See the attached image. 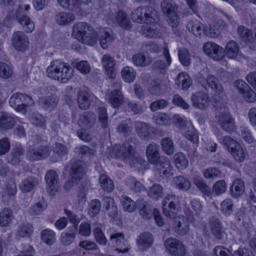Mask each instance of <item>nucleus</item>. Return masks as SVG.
<instances>
[{
	"instance_id": "1",
	"label": "nucleus",
	"mask_w": 256,
	"mask_h": 256,
	"mask_svg": "<svg viewBox=\"0 0 256 256\" xmlns=\"http://www.w3.org/2000/svg\"><path fill=\"white\" fill-rule=\"evenodd\" d=\"M136 142L135 138H130L122 144L114 145L110 150V156L128 162L131 166L142 165L145 161L135 150Z\"/></svg>"
},
{
	"instance_id": "2",
	"label": "nucleus",
	"mask_w": 256,
	"mask_h": 256,
	"mask_svg": "<svg viewBox=\"0 0 256 256\" xmlns=\"http://www.w3.org/2000/svg\"><path fill=\"white\" fill-rule=\"evenodd\" d=\"M46 72L48 78L66 83L72 76L74 70L68 64L56 60L50 62Z\"/></svg>"
},
{
	"instance_id": "3",
	"label": "nucleus",
	"mask_w": 256,
	"mask_h": 256,
	"mask_svg": "<svg viewBox=\"0 0 256 256\" xmlns=\"http://www.w3.org/2000/svg\"><path fill=\"white\" fill-rule=\"evenodd\" d=\"M132 18L137 22L156 24L158 20L157 12L152 6H143L137 8L132 12Z\"/></svg>"
},
{
	"instance_id": "4",
	"label": "nucleus",
	"mask_w": 256,
	"mask_h": 256,
	"mask_svg": "<svg viewBox=\"0 0 256 256\" xmlns=\"http://www.w3.org/2000/svg\"><path fill=\"white\" fill-rule=\"evenodd\" d=\"M9 103L15 110L24 114L27 112L28 108L34 105V102L30 96L25 94L16 92L10 97Z\"/></svg>"
},
{
	"instance_id": "5",
	"label": "nucleus",
	"mask_w": 256,
	"mask_h": 256,
	"mask_svg": "<svg viewBox=\"0 0 256 256\" xmlns=\"http://www.w3.org/2000/svg\"><path fill=\"white\" fill-rule=\"evenodd\" d=\"M162 14L166 17L167 21L172 28H176L179 24L178 6L173 0H163L161 2Z\"/></svg>"
},
{
	"instance_id": "6",
	"label": "nucleus",
	"mask_w": 256,
	"mask_h": 256,
	"mask_svg": "<svg viewBox=\"0 0 256 256\" xmlns=\"http://www.w3.org/2000/svg\"><path fill=\"white\" fill-rule=\"evenodd\" d=\"M220 142L226 148L236 162H241L244 160L246 151L236 140L229 136H224Z\"/></svg>"
},
{
	"instance_id": "7",
	"label": "nucleus",
	"mask_w": 256,
	"mask_h": 256,
	"mask_svg": "<svg viewBox=\"0 0 256 256\" xmlns=\"http://www.w3.org/2000/svg\"><path fill=\"white\" fill-rule=\"evenodd\" d=\"M50 149L46 145L36 143L29 146L26 153L28 160L32 162L43 160L50 154Z\"/></svg>"
},
{
	"instance_id": "8",
	"label": "nucleus",
	"mask_w": 256,
	"mask_h": 256,
	"mask_svg": "<svg viewBox=\"0 0 256 256\" xmlns=\"http://www.w3.org/2000/svg\"><path fill=\"white\" fill-rule=\"evenodd\" d=\"M106 18L109 24H118L119 26L124 30H129L132 26V22L128 14L122 10H118L115 14L109 13Z\"/></svg>"
},
{
	"instance_id": "9",
	"label": "nucleus",
	"mask_w": 256,
	"mask_h": 256,
	"mask_svg": "<svg viewBox=\"0 0 256 256\" xmlns=\"http://www.w3.org/2000/svg\"><path fill=\"white\" fill-rule=\"evenodd\" d=\"M85 174V164L82 161L76 160L72 166L71 178L65 184L64 188L70 190L80 180Z\"/></svg>"
},
{
	"instance_id": "10",
	"label": "nucleus",
	"mask_w": 256,
	"mask_h": 256,
	"mask_svg": "<svg viewBox=\"0 0 256 256\" xmlns=\"http://www.w3.org/2000/svg\"><path fill=\"white\" fill-rule=\"evenodd\" d=\"M11 43L14 48L20 52L28 50L30 45L28 36L22 31L14 32L11 38Z\"/></svg>"
},
{
	"instance_id": "11",
	"label": "nucleus",
	"mask_w": 256,
	"mask_h": 256,
	"mask_svg": "<svg viewBox=\"0 0 256 256\" xmlns=\"http://www.w3.org/2000/svg\"><path fill=\"white\" fill-rule=\"evenodd\" d=\"M179 201L178 196L174 194L167 195L163 200V213L167 217L172 218L178 212V205Z\"/></svg>"
},
{
	"instance_id": "12",
	"label": "nucleus",
	"mask_w": 256,
	"mask_h": 256,
	"mask_svg": "<svg viewBox=\"0 0 256 256\" xmlns=\"http://www.w3.org/2000/svg\"><path fill=\"white\" fill-rule=\"evenodd\" d=\"M166 249L173 256H184L186 248L183 244L176 238H168L164 242Z\"/></svg>"
},
{
	"instance_id": "13",
	"label": "nucleus",
	"mask_w": 256,
	"mask_h": 256,
	"mask_svg": "<svg viewBox=\"0 0 256 256\" xmlns=\"http://www.w3.org/2000/svg\"><path fill=\"white\" fill-rule=\"evenodd\" d=\"M45 181L47 192L52 196H54L60 186L58 174L54 170H50L46 174Z\"/></svg>"
},
{
	"instance_id": "14",
	"label": "nucleus",
	"mask_w": 256,
	"mask_h": 256,
	"mask_svg": "<svg viewBox=\"0 0 256 256\" xmlns=\"http://www.w3.org/2000/svg\"><path fill=\"white\" fill-rule=\"evenodd\" d=\"M192 106L200 110H206L210 104V100L208 94L204 92H197L191 96Z\"/></svg>"
},
{
	"instance_id": "15",
	"label": "nucleus",
	"mask_w": 256,
	"mask_h": 256,
	"mask_svg": "<svg viewBox=\"0 0 256 256\" xmlns=\"http://www.w3.org/2000/svg\"><path fill=\"white\" fill-rule=\"evenodd\" d=\"M152 164L154 166V170L162 176L168 178L172 174V167L167 157H162Z\"/></svg>"
},
{
	"instance_id": "16",
	"label": "nucleus",
	"mask_w": 256,
	"mask_h": 256,
	"mask_svg": "<svg viewBox=\"0 0 256 256\" xmlns=\"http://www.w3.org/2000/svg\"><path fill=\"white\" fill-rule=\"evenodd\" d=\"M18 122L22 124L18 117L6 112H0V128L4 130H11Z\"/></svg>"
},
{
	"instance_id": "17",
	"label": "nucleus",
	"mask_w": 256,
	"mask_h": 256,
	"mask_svg": "<svg viewBox=\"0 0 256 256\" xmlns=\"http://www.w3.org/2000/svg\"><path fill=\"white\" fill-rule=\"evenodd\" d=\"M203 50L206 54L216 60H220L224 56L223 48L213 42H208L204 44Z\"/></svg>"
},
{
	"instance_id": "18",
	"label": "nucleus",
	"mask_w": 256,
	"mask_h": 256,
	"mask_svg": "<svg viewBox=\"0 0 256 256\" xmlns=\"http://www.w3.org/2000/svg\"><path fill=\"white\" fill-rule=\"evenodd\" d=\"M110 242L117 248L116 250L118 252L125 253L129 250V245L124 234L121 232H116L110 234Z\"/></svg>"
},
{
	"instance_id": "19",
	"label": "nucleus",
	"mask_w": 256,
	"mask_h": 256,
	"mask_svg": "<svg viewBox=\"0 0 256 256\" xmlns=\"http://www.w3.org/2000/svg\"><path fill=\"white\" fill-rule=\"evenodd\" d=\"M218 121L220 128L224 131L231 132L235 129L234 119L228 112H222L217 116Z\"/></svg>"
},
{
	"instance_id": "20",
	"label": "nucleus",
	"mask_w": 256,
	"mask_h": 256,
	"mask_svg": "<svg viewBox=\"0 0 256 256\" xmlns=\"http://www.w3.org/2000/svg\"><path fill=\"white\" fill-rule=\"evenodd\" d=\"M97 34L100 44L104 49L108 48L114 40L111 30L106 28H100Z\"/></svg>"
},
{
	"instance_id": "21",
	"label": "nucleus",
	"mask_w": 256,
	"mask_h": 256,
	"mask_svg": "<svg viewBox=\"0 0 256 256\" xmlns=\"http://www.w3.org/2000/svg\"><path fill=\"white\" fill-rule=\"evenodd\" d=\"M198 82L203 87L206 88L207 85L217 93H221L223 91V88L221 84L213 75L209 74L206 80L203 77H200Z\"/></svg>"
},
{
	"instance_id": "22",
	"label": "nucleus",
	"mask_w": 256,
	"mask_h": 256,
	"mask_svg": "<svg viewBox=\"0 0 256 256\" xmlns=\"http://www.w3.org/2000/svg\"><path fill=\"white\" fill-rule=\"evenodd\" d=\"M190 230V224L188 218L183 216H179L176 218L174 230L180 236L186 235Z\"/></svg>"
},
{
	"instance_id": "23",
	"label": "nucleus",
	"mask_w": 256,
	"mask_h": 256,
	"mask_svg": "<svg viewBox=\"0 0 256 256\" xmlns=\"http://www.w3.org/2000/svg\"><path fill=\"white\" fill-rule=\"evenodd\" d=\"M108 102L114 108H119L124 102V96L119 89H114L108 94Z\"/></svg>"
},
{
	"instance_id": "24",
	"label": "nucleus",
	"mask_w": 256,
	"mask_h": 256,
	"mask_svg": "<svg viewBox=\"0 0 256 256\" xmlns=\"http://www.w3.org/2000/svg\"><path fill=\"white\" fill-rule=\"evenodd\" d=\"M95 121V114L92 112H87L80 116L78 124L82 129L88 130L93 126Z\"/></svg>"
},
{
	"instance_id": "25",
	"label": "nucleus",
	"mask_w": 256,
	"mask_h": 256,
	"mask_svg": "<svg viewBox=\"0 0 256 256\" xmlns=\"http://www.w3.org/2000/svg\"><path fill=\"white\" fill-rule=\"evenodd\" d=\"M136 206L139 214L143 218L150 220L152 217L153 211L149 204L144 199H138L136 200Z\"/></svg>"
},
{
	"instance_id": "26",
	"label": "nucleus",
	"mask_w": 256,
	"mask_h": 256,
	"mask_svg": "<svg viewBox=\"0 0 256 256\" xmlns=\"http://www.w3.org/2000/svg\"><path fill=\"white\" fill-rule=\"evenodd\" d=\"M154 243V237L152 234L144 232L141 234L137 239L138 246L142 250H146L149 248Z\"/></svg>"
},
{
	"instance_id": "27",
	"label": "nucleus",
	"mask_w": 256,
	"mask_h": 256,
	"mask_svg": "<svg viewBox=\"0 0 256 256\" xmlns=\"http://www.w3.org/2000/svg\"><path fill=\"white\" fill-rule=\"evenodd\" d=\"M146 154L148 161L152 164H156L162 158L160 156L159 146L154 142H152L147 146Z\"/></svg>"
},
{
	"instance_id": "28",
	"label": "nucleus",
	"mask_w": 256,
	"mask_h": 256,
	"mask_svg": "<svg viewBox=\"0 0 256 256\" xmlns=\"http://www.w3.org/2000/svg\"><path fill=\"white\" fill-rule=\"evenodd\" d=\"M102 64L109 78H112L114 76V69L116 65L113 57L110 54H104L102 60Z\"/></svg>"
},
{
	"instance_id": "29",
	"label": "nucleus",
	"mask_w": 256,
	"mask_h": 256,
	"mask_svg": "<svg viewBox=\"0 0 256 256\" xmlns=\"http://www.w3.org/2000/svg\"><path fill=\"white\" fill-rule=\"evenodd\" d=\"M40 184L38 179L34 176H29L24 179L19 184L20 190L23 192L32 191Z\"/></svg>"
},
{
	"instance_id": "30",
	"label": "nucleus",
	"mask_w": 256,
	"mask_h": 256,
	"mask_svg": "<svg viewBox=\"0 0 256 256\" xmlns=\"http://www.w3.org/2000/svg\"><path fill=\"white\" fill-rule=\"evenodd\" d=\"M132 62L136 66L144 67L150 65L152 62V58L143 52H138L132 57Z\"/></svg>"
},
{
	"instance_id": "31",
	"label": "nucleus",
	"mask_w": 256,
	"mask_h": 256,
	"mask_svg": "<svg viewBox=\"0 0 256 256\" xmlns=\"http://www.w3.org/2000/svg\"><path fill=\"white\" fill-rule=\"evenodd\" d=\"M176 84L183 90H187L192 84V80L186 72H180L175 80Z\"/></svg>"
},
{
	"instance_id": "32",
	"label": "nucleus",
	"mask_w": 256,
	"mask_h": 256,
	"mask_svg": "<svg viewBox=\"0 0 256 256\" xmlns=\"http://www.w3.org/2000/svg\"><path fill=\"white\" fill-rule=\"evenodd\" d=\"M92 27L89 24L85 22H80L75 24L72 28V36L78 39L80 36H82L87 32H89Z\"/></svg>"
},
{
	"instance_id": "33",
	"label": "nucleus",
	"mask_w": 256,
	"mask_h": 256,
	"mask_svg": "<svg viewBox=\"0 0 256 256\" xmlns=\"http://www.w3.org/2000/svg\"><path fill=\"white\" fill-rule=\"evenodd\" d=\"M210 231L212 234L218 240L222 239L224 236L220 220L212 218L210 222Z\"/></svg>"
},
{
	"instance_id": "34",
	"label": "nucleus",
	"mask_w": 256,
	"mask_h": 256,
	"mask_svg": "<svg viewBox=\"0 0 256 256\" xmlns=\"http://www.w3.org/2000/svg\"><path fill=\"white\" fill-rule=\"evenodd\" d=\"M103 205L106 210L108 212V215L112 218H114L118 213V207L114 200L110 197L104 196L102 200Z\"/></svg>"
},
{
	"instance_id": "35",
	"label": "nucleus",
	"mask_w": 256,
	"mask_h": 256,
	"mask_svg": "<svg viewBox=\"0 0 256 256\" xmlns=\"http://www.w3.org/2000/svg\"><path fill=\"white\" fill-rule=\"evenodd\" d=\"M78 40L84 44L94 46L98 42V34L94 28H92L89 30V32H87L82 36H80Z\"/></svg>"
},
{
	"instance_id": "36",
	"label": "nucleus",
	"mask_w": 256,
	"mask_h": 256,
	"mask_svg": "<svg viewBox=\"0 0 256 256\" xmlns=\"http://www.w3.org/2000/svg\"><path fill=\"white\" fill-rule=\"evenodd\" d=\"M16 16L19 24L22 25L25 32L30 33L34 31L35 28V25L34 22L28 16L23 14L19 16L16 14Z\"/></svg>"
},
{
	"instance_id": "37",
	"label": "nucleus",
	"mask_w": 256,
	"mask_h": 256,
	"mask_svg": "<svg viewBox=\"0 0 256 256\" xmlns=\"http://www.w3.org/2000/svg\"><path fill=\"white\" fill-rule=\"evenodd\" d=\"M92 0H58L60 6L65 9L73 10L78 8L82 3L87 4Z\"/></svg>"
},
{
	"instance_id": "38",
	"label": "nucleus",
	"mask_w": 256,
	"mask_h": 256,
	"mask_svg": "<svg viewBox=\"0 0 256 256\" xmlns=\"http://www.w3.org/2000/svg\"><path fill=\"white\" fill-rule=\"evenodd\" d=\"M244 191V184L243 180L240 178L235 180L230 188L231 196L234 198L240 196Z\"/></svg>"
},
{
	"instance_id": "39",
	"label": "nucleus",
	"mask_w": 256,
	"mask_h": 256,
	"mask_svg": "<svg viewBox=\"0 0 256 256\" xmlns=\"http://www.w3.org/2000/svg\"><path fill=\"white\" fill-rule=\"evenodd\" d=\"M135 129L139 137L142 139L147 138L150 134V127L148 124L141 122L135 124Z\"/></svg>"
},
{
	"instance_id": "40",
	"label": "nucleus",
	"mask_w": 256,
	"mask_h": 256,
	"mask_svg": "<svg viewBox=\"0 0 256 256\" xmlns=\"http://www.w3.org/2000/svg\"><path fill=\"white\" fill-rule=\"evenodd\" d=\"M75 20V16L71 12H63L56 16V22L62 26L69 24Z\"/></svg>"
},
{
	"instance_id": "41",
	"label": "nucleus",
	"mask_w": 256,
	"mask_h": 256,
	"mask_svg": "<svg viewBox=\"0 0 256 256\" xmlns=\"http://www.w3.org/2000/svg\"><path fill=\"white\" fill-rule=\"evenodd\" d=\"M152 25H148V24L143 25L141 28L142 34L149 38H157L160 36V32L156 29L154 24Z\"/></svg>"
},
{
	"instance_id": "42",
	"label": "nucleus",
	"mask_w": 256,
	"mask_h": 256,
	"mask_svg": "<svg viewBox=\"0 0 256 256\" xmlns=\"http://www.w3.org/2000/svg\"><path fill=\"white\" fill-rule=\"evenodd\" d=\"M187 28L190 32L196 36H200L205 32L204 24L196 20L190 22L187 25Z\"/></svg>"
},
{
	"instance_id": "43",
	"label": "nucleus",
	"mask_w": 256,
	"mask_h": 256,
	"mask_svg": "<svg viewBox=\"0 0 256 256\" xmlns=\"http://www.w3.org/2000/svg\"><path fill=\"white\" fill-rule=\"evenodd\" d=\"M238 34L241 40L246 43H252L254 40L252 30L243 26L238 27Z\"/></svg>"
},
{
	"instance_id": "44",
	"label": "nucleus",
	"mask_w": 256,
	"mask_h": 256,
	"mask_svg": "<svg viewBox=\"0 0 256 256\" xmlns=\"http://www.w3.org/2000/svg\"><path fill=\"white\" fill-rule=\"evenodd\" d=\"M226 54L228 58L234 59L237 56H240L239 47L234 41L228 42L226 48Z\"/></svg>"
},
{
	"instance_id": "45",
	"label": "nucleus",
	"mask_w": 256,
	"mask_h": 256,
	"mask_svg": "<svg viewBox=\"0 0 256 256\" xmlns=\"http://www.w3.org/2000/svg\"><path fill=\"white\" fill-rule=\"evenodd\" d=\"M40 105L46 110L51 111L56 108L58 100L54 96L41 98L39 100Z\"/></svg>"
},
{
	"instance_id": "46",
	"label": "nucleus",
	"mask_w": 256,
	"mask_h": 256,
	"mask_svg": "<svg viewBox=\"0 0 256 256\" xmlns=\"http://www.w3.org/2000/svg\"><path fill=\"white\" fill-rule=\"evenodd\" d=\"M121 75L124 82L131 83L133 82L136 78V71L133 68L126 66L122 68Z\"/></svg>"
},
{
	"instance_id": "47",
	"label": "nucleus",
	"mask_w": 256,
	"mask_h": 256,
	"mask_svg": "<svg viewBox=\"0 0 256 256\" xmlns=\"http://www.w3.org/2000/svg\"><path fill=\"white\" fill-rule=\"evenodd\" d=\"M172 182L175 188L183 190H189L191 186L190 182L184 176H181L174 178Z\"/></svg>"
},
{
	"instance_id": "48",
	"label": "nucleus",
	"mask_w": 256,
	"mask_h": 256,
	"mask_svg": "<svg viewBox=\"0 0 256 256\" xmlns=\"http://www.w3.org/2000/svg\"><path fill=\"white\" fill-rule=\"evenodd\" d=\"M160 144L164 153L168 156L174 154V146L172 138L168 137L162 138L160 141Z\"/></svg>"
},
{
	"instance_id": "49",
	"label": "nucleus",
	"mask_w": 256,
	"mask_h": 256,
	"mask_svg": "<svg viewBox=\"0 0 256 256\" xmlns=\"http://www.w3.org/2000/svg\"><path fill=\"white\" fill-rule=\"evenodd\" d=\"M99 183L102 190L107 192H112L114 188L112 180L108 175L104 174H100L99 177Z\"/></svg>"
},
{
	"instance_id": "50",
	"label": "nucleus",
	"mask_w": 256,
	"mask_h": 256,
	"mask_svg": "<svg viewBox=\"0 0 256 256\" xmlns=\"http://www.w3.org/2000/svg\"><path fill=\"white\" fill-rule=\"evenodd\" d=\"M174 162L178 169L184 170L187 168L188 160L182 152H177L174 156Z\"/></svg>"
},
{
	"instance_id": "51",
	"label": "nucleus",
	"mask_w": 256,
	"mask_h": 256,
	"mask_svg": "<svg viewBox=\"0 0 256 256\" xmlns=\"http://www.w3.org/2000/svg\"><path fill=\"white\" fill-rule=\"evenodd\" d=\"M220 208L222 212L225 216L231 215L234 210V204L230 198L224 200L220 204Z\"/></svg>"
},
{
	"instance_id": "52",
	"label": "nucleus",
	"mask_w": 256,
	"mask_h": 256,
	"mask_svg": "<svg viewBox=\"0 0 256 256\" xmlns=\"http://www.w3.org/2000/svg\"><path fill=\"white\" fill-rule=\"evenodd\" d=\"M194 183L203 194L206 196L211 194L212 192L210 188L201 177L196 176L194 179Z\"/></svg>"
},
{
	"instance_id": "53",
	"label": "nucleus",
	"mask_w": 256,
	"mask_h": 256,
	"mask_svg": "<svg viewBox=\"0 0 256 256\" xmlns=\"http://www.w3.org/2000/svg\"><path fill=\"white\" fill-rule=\"evenodd\" d=\"M12 218V212L8 208H4L0 212V226L2 227L7 226L11 222Z\"/></svg>"
},
{
	"instance_id": "54",
	"label": "nucleus",
	"mask_w": 256,
	"mask_h": 256,
	"mask_svg": "<svg viewBox=\"0 0 256 256\" xmlns=\"http://www.w3.org/2000/svg\"><path fill=\"white\" fill-rule=\"evenodd\" d=\"M30 120L34 126L38 127L46 128V120L41 114L38 112L32 113L30 117Z\"/></svg>"
},
{
	"instance_id": "55",
	"label": "nucleus",
	"mask_w": 256,
	"mask_h": 256,
	"mask_svg": "<svg viewBox=\"0 0 256 256\" xmlns=\"http://www.w3.org/2000/svg\"><path fill=\"white\" fill-rule=\"evenodd\" d=\"M178 56L180 62L184 66H188L190 64V56L186 48H180L178 50Z\"/></svg>"
},
{
	"instance_id": "56",
	"label": "nucleus",
	"mask_w": 256,
	"mask_h": 256,
	"mask_svg": "<svg viewBox=\"0 0 256 256\" xmlns=\"http://www.w3.org/2000/svg\"><path fill=\"white\" fill-rule=\"evenodd\" d=\"M121 201L124 210L127 212H132L137 208L136 202H134L128 196H122Z\"/></svg>"
},
{
	"instance_id": "57",
	"label": "nucleus",
	"mask_w": 256,
	"mask_h": 256,
	"mask_svg": "<svg viewBox=\"0 0 256 256\" xmlns=\"http://www.w3.org/2000/svg\"><path fill=\"white\" fill-rule=\"evenodd\" d=\"M240 136L246 142L254 145L256 144V140L252 136L250 131L247 127L240 126Z\"/></svg>"
},
{
	"instance_id": "58",
	"label": "nucleus",
	"mask_w": 256,
	"mask_h": 256,
	"mask_svg": "<svg viewBox=\"0 0 256 256\" xmlns=\"http://www.w3.org/2000/svg\"><path fill=\"white\" fill-rule=\"evenodd\" d=\"M33 232L32 226L30 224H26L20 226L17 231L16 236L18 238H28L32 234Z\"/></svg>"
},
{
	"instance_id": "59",
	"label": "nucleus",
	"mask_w": 256,
	"mask_h": 256,
	"mask_svg": "<svg viewBox=\"0 0 256 256\" xmlns=\"http://www.w3.org/2000/svg\"><path fill=\"white\" fill-rule=\"evenodd\" d=\"M41 237L42 241L48 245L54 244L56 240L54 232L50 229L42 230L41 234Z\"/></svg>"
},
{
	"instance_id": "60",
	"label": "nucleus",
	"mask_w": 256,
	"mask_h": 256,
	"mask_svg": "<svg viewBox=\"0 0 256 256\" xmlns=\"http://www.w3.org/2000/svg\"><path fill=\"white\" fill-rule=\"evenodd\" d=\"M148 194L150 197L158 200L162 196L163 188L160 184H154L150 188Z\"/></svg>"
},
{
	"instance_id": "61",
	"label": "nucleus",
	"mask_w": 256,
	"mask_h": 256,
	"mask_svg": "<svg viewBox=\"0 0 256 256\" xmlns=\"http://www.w3.org/2000/svg\"><path fill=\"white\" fill-rule=\"evenodd\" d=\"M154 122L159 126L169 124L170 122V116L164 113L155 114L153 116Z\"/></svg>"
},
{
	"instance_id": "62",
	"label": "nucleus",
	"mask_w": 256,
	"mask_h": 256,
	"mask_svg": "<svg viewBox=\"0 0 256 256\" xmlns=\"http://www.w3.org/2000/svg\"><path fill=\"white\" fill-rule=\"evenodd\" d=\"M184 134L186 138L192 143L196 144H198V136L193 126H188L186 131L184 133Z\"/></svg>"
},
{
	"instance_id": "63",
	"label": "nucleus",
	"mask_w": 256,
	"mask_h": 256,
	"mask_svg": "<svg viewBox=\"0 0 256 256\" xmlns=\"http://www.w3.org/2000/svg\"><path fill=\"white\" fill-rule=\"evenodd\" d=\"M78 102L80 108L82 109H86L90 104L89 96L85 92H80L78 97Z\"/></svg>"
},
{
	"instance_id": "64",
	"label": "nucleus",
	"mask_w": 256,
	"mask_h": 256,
	"mask_svg": "<svg viewBox=\"0 0 256 256\" xmlns=\"http://www.w3.org/2000/svg\"><path fill=\"white\" fill-rule=\"evenodd\" d=\"M94 235L96 240L99 244L105 246L108 240L101 228H95L94 229Z\"/></svg>"
}]
</instances>
